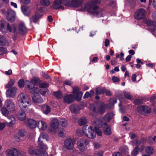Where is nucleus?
<instances>
[{
  "instance_id": "nucleus-1",
  "label": "nucleus",
  "mask_w": 156,
  "mask_h": 156,
  "mask_svg": "<svg viewBox=\"0 0 156 156\" xmlns=\"http://www.w3.org/2000/svg\"><path fill=\"white\" fill-rule=\"evenodd\" d=\"M46 135L43 133L40 134L38 140V144L40 150L39 151L38 150H34L33 148L30 147L29 150V153L30 154L33 156L37 155L38 156H52V154H56L55 150L54 147L52 148L51 154L49 156L48 155L47 152L45 151L47 149L48 147L46 145L43 143L41 139H44L46 137Z\"/></svg>"
},
{
  "instance_id": "nucleus-2",
  "label": "nucleus",
  "mask_w": 156,
  "mask_h": 156,
  "mask_svg": "<svg viewBox=\"0 0 156 156\" xmlns=\"http://www.w3.org/2000/svg\"><path fill=\"white\" fill-rule=\"evenodd\" d=\"M101 3L100 0H91L88 1L84 5V7L80 9L81 11H87L91 15L96 16L98 17H103V14L101 10H98L99 7L94 4H99Z\"/></svg>"
},
{
  "instance_id": "nucleus-3",
  "label": "nucleus",
  "mask_w": 156,
  "mask_h": 156,
  "mask_svg": "<svg viewBox=\"0 0 156 156\" xmlns=\"http://www.w3.org/2000/svg\"><path fill=\"white\" fill-rule=\"evenodd\" d=\"M83 0H55L52 5L53 8L55 9H64L62 5L68 6L77 7L81 5L83 3Z\"/></svg>"
},
{
  "instance_id": "nucleus-4",
  "label": "nucleus",
  "mask_w": 156,
  "mask_h": 156,
  "mask_svg": "<svg viewBox=\"0 0 156 156\" xmlns=\"http://www.w3.org/2000/svg\"><path fill=\"white\" fill-rule=\"evenodd\" d=\"M19 105L20 108L23 109H25L27 112L31 111V109L28 108V107L31 105L30 101L27 98L26 94L24 93H20L18 96Z\"/></svg>"
},
{
  "instance_id": "nucleus-5",
  "label": "nucleus",
  "mask_w": 156,
  "mask_h": 156,
  "mask_svg": "<svg viewBox=\"0 0 156 156\" xmlns=\"http://www.w3.org/2000/svg\"><path fill=\"white\" fill-rule=\"evenodd\" d=\"M18 29V30H17L16 26L14 24H12L11 25H10L9 24H7V30L9 32L12 33L14 34H16L18 33L23 34L25 33L27 31V28L23 23L19 24Z\"/></svg>"
},
{
  "instance_id": "nucleus-6",
  "label": "nucleus",
  "mask_w": 156,
  "mask_h": 156,
  "mask_svg": "<svg viewBox=\"0 0 156 156\" xmlns=\"http://www.w3.org/2000/svg\"><path fill=\"white\" fill-rule=\"evenodd\" d=\"M81 131L83 134L89 138L93 139L96 137L94 129L91 125H87L83 126Z\"/></svg>"
},
{
  "instance_id": "nucleus-7",
  "label": "nucleus",
  "mask_w": 156,
  "mask_h": 156,
  "mask_svg": "<svg viewBox=\"0 0 156 156\" xmlns=\"http://www.w3.org/2000/svg\"><path fill=\"white\" fill-rule=\"evenodd\" d=\"M89 141L84 139H79L77 142V147L80 150L84 151L87 149V146L89 144Z\"/></svg>"
},
{
  "instance_id": "nucleus-8",
  "label": "nucleus",
  "mask_w": 156,
  "mask_h": 156,
  "mask_svg": "<svg viewBox=\"0 0 156 156\" xmlns=\"http://www.w3.org/2000/svg\"><path fill=\"white\" fill-rule=\"evenodd\" d=\"M93 124L94 125V129L95 130V133L99 136H101L102 135V132L101 130L97 128V127H100L103 125L102 122L100 119H96L94 121Z\"/></svg>"
},
{
  "instance_id": "nucleus-9",
  "label": "nucleus",
  "mask_w": 156,
  "mask_h": 156,
  "mask_svg": "<svg viewBox=\"0 0 156 156\" xmlns=\"http://www.w3.org/2000/svg\"><path fill=\"white\" fill-rule=\"evenodd\" d=\"M59 122L58 119L54 118L51 120V129L50 130L52 133H55L56 132L57 129H59Z\"/></svg>"
},
{
  "instance_id": "nucleus-10",
  "label": "nucleus",
  "mask_w": 156,
  "mask_h": 156,
  "mask_svg": "<svg viewBox=\"0 0 156 156\" xmlns=\"http://www.w3.org/2000/svg\"><path fill=\"white\" fill-rule=\"evenodd\" d=\"M137 110L139 113L144 115L149 114L151 112V109L149 107L145 106H138Z\"/></svg>"
},
{
  "instance_id": "nucleus-11",
  "label": "nucleus",
  "mask_w": 156,
  "mask_h": 156,
  "mask_svg": "<svg viewBox=\"0 0 156 156\" xmlns=\"http://www.w3.org/2000/svg\"><path fill=\"white\" fill-rule=\"evenodd\" d=\"M146 11L143 9L140 8L137 9L135 13L134 17L138 20H142L145 17Z\"/></svg>"
},
{
  "instance_id": "nucleus-12",
  "label": "nucleus",
  "mask_w": 156,
  "mask_h": 156,
  "mask_svg": "<svg viewBox=\"0 0 156 156\" xmlns=\"http://www.w3.org/2000/svg\"><path fill=\"white\" fill-rule=\"evenodd\" d=\"M5 154L7 156H20L21 154L20 151L16 148H12L7 149Z\"/></svg>"
},
{
  "instance_id": "nucleus-13",
  "label": "nucleus",
  "mask_w": 156,
  "mask_h": 156,
  "mask_svg": "<svg viewBox=\"0 0 156 156\" xmlns=\"http://www.w3.org/2000/svg\"><path fill=\"white\" fill-rule=\"evenodd\" d=\"M4 106L8 109L10 112L14 111L15 110V105L12 101L10 100H7L5 101Z\"/></svg>"
},
{
  "instance_id": "nucleus-14",
  "label": "nucleus",
  "mask_w": 156,
  "mask_h": 156,
  "mask_svg": "<svg viewBox=\"0 0 156 156\" xmlns=\"http://www.w3.org/2000/svg\"><path fill=\"white\" fill-rule=\"evenodd\" d=\"M26 132L25 129H21L19 130L17 133L14 134L13 138L15 140L18 142L21 140L20 137H23L26 135Z\"/></svg>"
},
{
  "instance_id": "nucleus-15",
  "label": "nucleus",
  "mask_w": 156,
  "mask_h": 156,
  "mask_svg": "<svg viewBox=\"0 0 156 156\" xmlns=\"http://www.w3.org/2000/svg\"><path fill=\"white\" fill-rule=\"evenodd\" d=\"M79 90V88L77 87L73 88V93L74 94L76 100L78 101L81 100L83 95V93Z\"/></svg>"
},
{
  "instance_id": "nucleus-16",
  "label": "nucleus",
  "mask_w": 156,
  "mask_h": 156,
  "mask_svg": "<svg viewBox=\"0 0 156 156\" xmlns=\"http://www.w3.org/2000/svg\"><path fill=\"white\" fill-rule=\"evenodd\" d=\"M6 17L8 21L11 22H13L16 18L15 12L12 10H9L7 12Z\"/></svg>"
},
{
  "instance_id": "nucleus-17",
  "label": "nucleus",
  "mask_w": 156,
  "mask_h": 156,
  "mask_svg": "<svg viewBox=\"0 0 156 156\" xmlns=\"http://www.w3.org/2000/svg\"><path fill=\"white\" fill-rule=\"evenodd\" d=\"M40 83L39 79L37 77H34L33 78L31 81V82L28 80H26L25 82V84L27 85H30L31 86H34V85H37Z\"/></svg>"
},
{
  "instance_id": "nucleus-18",
  "label": "nucleus",
  "mask_w": 156,
  "mask_h": 156,
  "mask_svg": "<svg viewBox=\"0 0 156 156\" xmlns=\"http://www.w3.org/2000/svg\"><path fill=\"white\" fill-rule=\"evenodd\" d=\"M16 91V88L15 87H13L11 89H8L6 92V94L7 97H13Z\"/></svg>"
},
{
  "instance_id": "nucleus-19",
  "label": "nucleus",
  "mask_w": 156,
  "mask_h": 156,
  "mask_svg": "<svg viewBox=\"0 0 156 156\" xmlns=\"http://www.w3.org/2000/svg\"><path fill=\"white\" fill-rule=\"evenodd\" d=\"M37 122L34 120L30 119L27 120V126L30 129H33L37 126Z\"/></svg>"
},
{
  "instance_id": "nucleus-20",
  "label": "nucleus",
  "mask_w": 156,
  "mask_h": 156,
  "mask_svg": "<svg viewBox=\"0 0 156 156\" xmlns=\"http://www.w3.org/2000/svg\"><path fill=\"white\" fill-rule=\"evenodd\" d=\"M65 147L68 150H72L73 148V144L72 140L71 139H68L64 142Z\"/></svg>"
},
{
  "instance_id": "nucleus-21",
  "label": "nucleus",
  "mask_w": 156,
  "mask_h": 156,
  "mask_svg": "<svg viewBox=\"0 0 156 156\" xmlns=\"http://www.w3.org/2000/svg\"><path fill=\"white\" fill-rule=\"evenodd\" d=\"M37 126L39 130L44 131L47 129V125L44 122L42 121H40L37 122Z\"/></svg>"
},
{
  "instance_id": "nucleus-22",
  "label": "nucleus",
  "mask_w": 156,
  "mask_h": 156,
  "mask_svg": "<svg viewBox=\"0 0 156 156\" xmlns=\"http://www.w3.org/2000/svg\"><path fill=\"white\" fill-rule=\"evenodd\" d=\"M8 118L10 120L9 122H6L7 126L9 127L12 126L16 122V119L15 117L13 115H10L8 116Z\"/></svg>"
},
{
  "instance_id": "nucleus-23",
  "label": "nucleus",
  "mask_w": 156,
  "mask_h": 156,
  "mask_svg": "<svg viewBox=\"0 0 156 156\" xmlns=\"http://www.w3.org/2000/svg\"><path fill=\"white\" fill-rule=\"evenodd\" d=\"M32 100L34 103H41L43 102V100L41 96L38 94L34 95L32 96Z\"/></svg>"
},
{
  "instance_id": "nucleus-24",
  "label": "nucleus",
  "mask_w": 156,
  "mask_h": 156,
  "mask_svg": "<svg viewBox=\"0 0 156 156\" xmlns=\"http://www.w3.org/2000/svg\"><path fill=\"white\" fill-rule=\"evenodd\" d=\"M69 109L72 112L77 113L78 112L80 108L77 105L72 104L70 106Z\"/></svg>"
},
{
  "instance_id": "nucleus-25",
  "label": "nucleus",
  "mask_w": 156,
  "mask_h": 156,
  "mask_svg": "<svg viewBox=\"0 0 156 156\" xmlns=\"http://www.w3.org/2000/svg\"><path fill=\"white\" fill-rule=\"evenodd\" d=\"M8 24H9L7 23L4 20L0 21V30L2 33H6L7 32V29L5 28V26L6 25L7 26Z\"/></svg>"
},
{
  "instance_id": "nucleus-26",
  "label": "nucleus",
  "mask_w": 156,
  "mask_h": 156,
  "mask_svg": "<svg viewBox=\"0 0 156 156\" xmlns=\"http://www.w3.org/2000/svg\"><path fill=\"white\" fill-rule=\"evenodd\" d=\"M105 125L103 128V132L104 134L106 135H110L112 133V131L109 126L107 125L106 123H104Z\"/></svg>"
},
{
  "instance_id": "nucleus-27",
  "label": "nucleus",
  "mask_w": 156,
  "mask_h": 156,
  "mask_svg": "<svg viewBox=\"0 0 156 156\" xmlns=\"http://www.w3.org/2000/svg\"><path fill=\"white\" fill-rule=\"evenodd\" d=\"M27 89L30 90L31 92L33 94H38L40 92L39 89L36 87H34L33 86H31L30 85H28Z\"/></svg>"
},
{
  "instance_id": "nucleus-28",
  "label": "nucleus",
  "mask_w": 156,
  "mask_h": 156,
  "mask_svg": "<svg viewBox=\"0 0 156 156\" xmlns=\"http://www.w3.org/2000/svg\"><path fill=\"white\" fill-rule=\"evenodd\" d=\"M74 99V97L73 95L69 94L66 96L64 98L65 102L69 103L72 102Z\"/></svg>"
},
{
  "instance_id": "nucleus-29",
  "label": "nucleus",
  "mask_w": 156,
  "mask_h": 156,
  "mask_svg": "<svg viewBox=\"0 0 156 156\" xmlns=\"http://www.w3.org/2000/svg\"><path fill=\"white\" fill-rule=\"evenodd\" d=\"M17 117L20 120H24L26 119V114L25 112L23 110L19 111L18 113Z\"/></svg>"
},
{
  "instance_id": "nucleus-30",
  "label": "nucleus",
  "mask_w": 156,
  "mask_h": 156,
  "mask_svg": "<svg viewBox=\"0 0 156 156\" xmlns=\"http://www.w3.org/2000/svg\"><path fill=\"white\" fill-rule=\"evenodd\" d=\"M41 16V15L38 12H36L35 14L32 17V18L30 19V23L32 22L34 23H36Z\"/></svg>"
},
{
  "instance_id": "nucleus-31",
  "label": "nucleus",
  "mask_w": 156,
  "mask_h": 156,
  "mask_svg": "<svg viewBox=\"0 0 156 156\" xmlns=\"http://www.w3.org/2000/svg\"><path fill=\"white\" fill-rule=\"evenodd\" d=\"M9 111L5 107H3L1 108V112L2 114L5 117L8 116L9 113Z\"/></svg>"
},
{
  "instance_id": "nucleus-32",
  "label": "nucleus",
  "mask_w": 156,
  "mask_h": 156,
  "mask_svg": "<svg viewBox=\"0 0 156 156\" xmlns=\"http://www.w3.org/2000/svg\"><path fill=\"white\" fill-rule=\"evenodd\" d=\"M67 120L64 118L61 119L59 122V124L62 127H65L67 125Z\"/></svg>"
},
{
  "instance_id": "nucleus-33",
  "label": "nucleus",
  "mask_w": 156,
  "mask_h": 156,
  "mask_svg": "<svg viewBox=\"0 0 156 156\" xmlns=\"http://www.w3.org/2000/svg\"><path fill=\"white\" fill-rule=\"evenodd\" d=\"M107 106V105L104 104H102L98 108V112L101 114H102L104 113Z\"/></svg>"
},
{
  "instance_id": "nucleus-34",
  "label": "nucleus",
  "mask_w": 156,
  "mask_h": 156,
  "mask_svg": "<svg viewBox=\"0 0 156 156\" xmlns=\"http://www.w3.org/2000/svg\"><path fill=\"white\" fill-rule=\"evenodd\" d=\"M51 108L50 107L47 105H44L43 107V112L45 114H47L50 112Z\"/></svg>"
},
{
  "instance_id": "nucleus-35",
  "label": "nucleus",
  "mask_w": 156,
  "mask_h": 156,
  "mask_svg": "<svg viewBox=\"0 0 156 156\" xmlns=\"http://www.w3.org/2000/svg\"><path fill=\"white\" fill-rule=\"evenodd\" d=\"M113 116L112 113H109L106 115L104 117V120L106 122H109Z\"/></svg>"
},
{
  "instance_id": "nucleus-36",
  "label": "nucleus",
  "mask_w": 156,
  "mask_h": 156,
  "mask_svg": "<svg viewBox=\"0 0 156 156\" xmlns=\"http://www.w3.org/2000/svg\"><path fill=\"white\" fill-rule=\"evenodd\" d=\"M87 122V120L85 117L81 118L78 121V123L80 126L86 124Z\"/></svg>"
},
{
  "instance_id": "nucleus-37",
  "label": "nucleus",
  "mask_w": 156,
  "mask_h": 156,
  "mask_svg": "<svg viewBox=\"0 0 156 156\" xmlns=\"http://www.w3.org/2000/svg\"><path fill=\"white\" fill-rule=\"evenodd\" d=\"M120 150L122 154H126L128 152L129 149L126 146H123L120 148Z\"/></svg>"
},
{
  "instance_id": "nucleus-38",
  "label": "nucleus",
  "mask_w": 156,
  "mask_h": 156,
  "mask_svg": "<svg viewBox=\"0 0 156 156\" xmlns=\"http://www.w3.org/2000/svg\"><path fill=\"white\" fill-rule=\"evenodd\" d=\"M145 152L147 153L151 154L154 152V149L153 147L150 146L147 147L145 149Z\"/></svg>"
},
{
  "instance_id": "nucleus-39",
  "label": "nucleus",
  "mask_w": 156,
  "mask_h": 156,
  "mask_svg": "<svg viewBox=\"0 0 156 156\" xmlns=\"http://www.w3.org/2000/svg\"><path fill=\"white\" fill-rule=\"evenodd\" d=\"M25 81L24 82V80L23 79H21L18 82V84L19 87L20 88H22L24 87V85H25L26 86V87L27 88V85H26L25 84Z\"/></svg>"
},
{
  "instance_id": "nucleus-40",
  "label": "nucleus",
  "mask_w": 156,
  "mask_h": 156,
  "mask_svg": "<svg viewBox=\"0 0 156 156\" xmlns=\"http://www.w3.org/2000/svg\"><path fill=\"white\" fill-rule=\"evenodd\" d=\"M21 9L23 14L26 16H28L30 13V11L26 7L22 6Z\"/></svg>"
},
{
  "instance_id": "nucleus-41",
  "label": "nucleus",
  "mask_w": 156,
  "mask_h": 156,
  "mask_svg": "<svg viewBox=\"0 0 156 156\" xmlns=\"http://www.w3.org/2000/svg\"><path fill=\"white\" fill-rule=\"evenodd\" d=\"M40 3L42 5L46 6H49L51 3L49 0H41Z\"/></svg>"
},
{
  "instance_id": "nucleus-42",
  "label": "nucleus",
  "mask_w": 156,
  "mask_h": 156,
  "mask_svg": "<svg viewBox=\"0 0 156 156\" xmlns=\"http://www.w3.org/2000/svg\"><path fill=\"white\" fill-rule=\"evenodd\" d=\"M139 148L138 147H136L131 152L133 156H136L139 152Z\"/></svg>"
},
{
  "instance_id": "nucleus-43",
  "label": "nucleus",
  "mask_w": 156,
  "mask_h": 156,
  "mask_svg": "<svg viewBox=\"0 0 156 156\" xmlns=\"http://www.w3.org/2000/svg\"><path fill=\"white\" fill-rule=\"evenodd\" d=\"M56 132H58V135L59 136L62 137L64 136L63 129H62L59 128V129H57V131Z\"/></svg>"
},
{
  "instance_id": "nucleus-44",
  "label": "nucleus",
  "mask_w": 156,
  "mask_h": 156,
  "mask_svg": "<svg viewBox=\"0 0 156 156\" xmlns=\"http://www.w3.org/2000/svg\"><path fill=\"white\" fill-rule=\"evenodd\" d=\"M14 83V80L11 79L8 83L6 85L5 87L8 88L13 85Z\"/></svg>"
},
{
  "instance_id": "nucleus-45",
  "label": "nucleus",
  "mask_w": 156,
  "mask_h": 156,
  "mask_svg": "<svg viewBox=\"0 0 156 156\" xmlns=\"http://www.w3.org/2000/svg\"><path fill=\"white\" fill-rule=\"evenodd\" d=\"M146 23L148 26L153 25L156 27V22L152 21L150 20H148L147 21Z\"/></svg>"
},
{
  "instance_id": "nucleus-46",
  "label": "nucleus",
  "mask_w": 156,
  "mask_h": 156,
  "mask_svg": "<svg viewBox=\"0 0 156 156\" xmlns=\"http://www.w3.org/2000/svg\"><path fill=\"white\" fill-rule=\"evenodd\" d=\"M96 92L97 94H101L104 92V89L98 87L96 89Z\"/></svg>"
},
{
  "instance_id": "nucleus-47",
  "label": "nucleus",
  "mask_w": 156,
  "mask_h": 156,
  "mask_svg": "<svg viewBox=\"0 0 156 156\" xmlns=\"http://www.w3.org/2000/svg\"><path fill=\"white\" fill-rule=\"evenodd\" d=\"M54 95L58 98H62V97L61 93L59 91L54 92Z\"/></svg>"
},
{
  "instance_id": "nucleus-48",
  "label": "nucleus",
  "mask_w": 156,
  "mask_h": 156,
  "mask_svg": "<svg viewBox=\"0 0 156 156\" xmlns=\"http://www.w3.org/2000/svg\"><path fill=\"white\" fill-rule=\"evenodd\" d=\"M141 143V141L140 140H135L132 143V145L134 146L138 147Z\"/></svg>"
},
{
  "instance_id": "nucleus-49",
  "label": "nucleus",
  "mask_w": 156,
  "mask_h": 156,
  "mask_svg": "<svg viewBox=\"0 0 156 156\" xmlns=\"http://www.w3.org/2000/svg\"><path fill=\"white\" fill-rule=\"evenodd\" d=\"M48 90L47 89L41 90L40 93L41 94L44 96H46L48 94Z\"/></svg>"
},
{
  "instance_id": "nucleus-50",
  "label": "nucleus",
  "mask_w": 156,
  "mask_h": 156,
  "mask_svg": "<svg viewBox=\"0 0 156 156\" xmlns=\"http://www.w3.org/2000/svg\"><path fill=\"white\" fill-rule=\"evenodd\" d=\"M125 97L126 98L129 100H131L132 99V96L128 92H123Z\"/></svg>"
},
{
  "instance_id": "nucleus-51",
  "label": "nucleus",
  "mask_w": 156,
  "mask_h": 156,
  "mask_svg": "<svg viewBox=\"0 0 156 156\" xmlns=\"http://www.w3.org/2000/svg\"><path fill=\"white\" fill-rule=\"evenodd\" d=\"M109 103L111 105H114L117 102V100L115 98H112L109 100Z\"/></svg>"
},
{
  "instance_id": "nucleus-52",
  "label": "nucleus",
  "mask_w": 156,
  "mask_h": 156,
  "mask_svg": "<svg viewBox=\"0 0 156 156\" xmlns=\"http://www.w3.org/2000/svg\"><path fill=\"white\" fill-rule=\"evenodd\" d=\"M6 52V50L4 48L0 47V55L4 54Z\"/></svg>"
},
{
  "instance_id": "nucleus-53",
  "label": "nucleus",
  "mask_w": 156,
  "mask_h": 156,
  "mask_svg": "<svg viewBox=\"0 0 156 156\" xmlns=\"http://www.w3.org/2000/svg\"><path fill=\"white\" fill-rule=\"evenodd\" d=\"M149 2L150 4L152 3L153 6L156 9V0H149Z\"/></svg>"
},
{
  "instance_id": "nucleus-54",
  "label": "nucleus",
  "mask_w": 156,
  "mask_h": 156,
  "mask_svg": "<svg viewBox=\"0 0 156 156\" xmlns=\"http://www.w3.org/2000/svg\"><path fill=\"white\" fill-rule=\"evenodd\" d=\"M48 84L45 83H42L39 85L40 88H47L48 87Z\"/></svg>"
},
{
  "instance_id": "nucleus-55",
  "label": "nucleus",
  "mask_w": 156,
  "mask_h": 156,
  "mask_svg": "<svg viewBox=\"0 0 156 156\" xmlns=\"http://www.w3.org/2000/svg\"><path fill=\"white\" fill-rule=\"evenodd\" d=\"M6 122H5L1 123H0V130H2L5 127L6 124Z\"/></svg>"
},
{
  "instance_id": "nucleus-56",
  "label": "nucleus",
  "mask_w": 156,
  "mask_h": 156,
  "mask_svg": "<svg viewBox=\"0 0 156 156\" xmlns=\"http://www.w3.org/2000/svg\"><path fill=\"white\" fill-rule=\"evenodd\" d=\"M5 37L1 35H0V43H3L5 41Z\"/></svg>"
},
{
  "instance_id": "nucleus-57",
  "label": "nucleus",
  "mask_w": 156,
  "mask_h": 156,
  "mask_svg": "<svg viewBox=\"0 0 156 156\" xmlns=\"http://www.w3.org/2000/svg\"><path fill=\"white\" fill-rule=\"evenodd\" d=\"M112 80L114 82H118L119 81V79L117 77L113 76L112 77Z\"/></svg>"
},
{
  "instance_id": "nucleus-58",
  "label": "nucleus",
  "mask_w": 156,
  "mask_h": 156,
  "mask_svg": "<svg viewBox=\"0 0 156 156\" xmlns=\"http://www.w3.org/2000/svg\"><path fill=\"white\" fill-rule=\"evenodd\" d=\"M91 96L90 95V93L88 92H87L85 94L83 98H87L89 97H91Z\"/></svg>"
},
{
  "instance_id": "nucleus-59",
  "label": "nucleus",
  "mask_w": 156,
  "mask_h": 156,
  "mask_svg": "<svg viewBox=\"0 0 156 156\" xmlns=\"http://www.w3.org/2000/svg\"><path fill=\"white\" fill-rule=\"evenodd\" d=\"M93 145L94 146V147L96 149L99 148L101 147L100 144L98 143H93Z\"/></svg>"
},
{
  "instance_id": "nucleus-60",
  "label": "nucleus",
  "mask_w": 156,
  "mask_h": 156,
  "mask_svg": "<svg viewBox=\"0 0 156 156\" xmlns=\"http://www.w3.org/2000/svg\"><path fill=\"white\" fill-rule=\"evenodd\" d=\"M112 156H122V155L120 153L116 152L113 154Z\"/></svg>"
},
{
  "instance_id": "nucleus-61",
  "label": "nucleus",
  "mask_w": 156,
  "mask_h": 156,
  "mask_svg": "<svg viewBox=\"0 0 156 156\" xmlns=\"http://www.w3.org/2000/svg\"><path fill=\"white\" fill-rule=\"evenodd\" d=\"M142 103L141 100L140 99H136L134 101V103L136 105H137L139 104H141Z\"/></svg>"
},
{
  "instance_id": "nucleus-62",
  "label": "nucleus",
  "mask_w": 156,
  "mask_h": 156,
  "mask_svg": "<svg viewBox=\"0 0 156 156\" xmlns=\"http://www.w3.org/2000/svg\"><path fill=\"white\" fill-rule=\"evenodd\" d=\"M5 73L7 75H10L12 74V71L11 69H9L7 71H5Z\"/></svg>"
},
{
  "instance_id": "nucleus-63",
  "label": "nucleus",
  "mask_w": 156,
  "mask_h": 156,
  "mask_svg": "<svg viewBox=\"0 0 156 156\" xmlns=\"http://www.w3.org/2000/svg\"><path fill=\"white\" fill-rule=\"evenodd\" d=\"M64 83L66 85H70L72 84V82L70 81L66 80L65 81Z\"/></svg>"
},
{
  "instance_id": "nucleus-64",
  "label": "nucleus",
  "mask_w": 156,
  "mask_h": 156,
  "mask_svg": "<svg viewBox=\"0 0 156 156\" xmlns=\"http://www.w3.org/2000/svg\"><path fill=\"white\" fill-rule=\"evenodd\" d=\"M96 156H102L103 155V152L102 151L97 153L95 154Z\"/></svg>"
}]
</instances>
